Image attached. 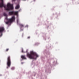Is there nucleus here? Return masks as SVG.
<instances>
[{"mask_svg":"<svg viewBox=\"0 0 79 79\" xmlns=\"http://www.w3.org/2000/svg\"><path fill=\"white\" fill-rule=\"evenodd\" d=\"M15 8L16 10H17V9H19V4L17 5L15 7Z\"/></svg>","mask_w":79,"mask_h":79,"instance_id":"6e6552de","label":"nucleus"},{"mask_svg":"<svg viewBox=\"0 0 79 79\" xmlns=\"http://www.w3.org/2000/svg\"><path fill=\"white\" fill-rule=\"evenodd\" d=\"M26 27H28V26L27 25H26V26H25Z\"/></svg>","mask_w":79,"mask_h":79,"instance_id":"dca6fc26","label":"nucleus"},{"mask_svg":"<svg viewBox=\"0 0 79 79\" xmlns=\"http://www.w3.org/2000/svg\"><path fill=\"white\" fill-rule=\"evenodd\" d=\"M5 30V29L3 27H2L0 28V33H1L2 34L3 31Z\"/></svg>","mask_w":79,"mask_h":79,"instance_id":"423d86ee","label":"nucleus"},{"mask_svg":"<svg viewBox=\"0 0 79 79\" xmlns=\"http://www.w3.org/2000/svg\"><path fill=\"white\" fill-rule=\"evenodd\" d=\"M19 25L20 26L21 28L24 27V25L22 24H19Z\"/></svg>","mask_w":79,"mask_h":79,"instance_id":"1a4fd4ad","label":"nucleus"},{"mask_svg":"<svg viewBox=\"0 0 79 79\" xmlns=\"http://www.w3.org/2000/svg\"><path fill=\"white\" fill-rule=\"evenodd\" d=\"M18 12V11H11L9 12V15H16L17 16Z\"/></svg>","mask_w":79,"mask_h":79,"instance_id":"39448f33","label":"nucleus"},{"mask_svg":"<svg viewBox=\"0 0 79 79\" xmlns=\"http://www.w3.org/2000/svg\"><path fill=\"white\" fill-rule=\"evenodd\" d=\"M12 1H13V2H15V0H12Z\"/></svg>","mask_w":79,"mask_h":79,"instance_id":"a211bd4d","label":"nucleus"},{"mask_svg":"<svg viewBox=\"0 0 79 79\" xmlns=\"http://www.w3.org/2000/svg\"><path fill=\"white\" fill-rule=\"evenodd\" d=\"M8 50H9V49H6V52H8Z\"/></svg>","mask_w":79,"mask_h":79,"instance_id":"ddd939ff","label":"nucleus"},{"mask_svg":"<svg viewBox=\"0 0 79 79\" xmlns=\"http://www.w3.org/2000/svg\"><path fill=\"white\" fill-rule=\"evenodd\" d=\"M8 21L6 22V24H8L9 23H11L12 22L15 21V17L14 15L11 18L8 19Z\"/></svg>","mask_w":79,"mask_h":79,"instance_id":"20e7f679","label":"nucleus"},{"mask_svg":"<svg viewBox=\"0 0 79 79\" xmlns=\"http://www.w3.org/2000/svg\"><path fill=\"white\" fill-rule=\"evenodd\" d=\"M6 19H7V18L6 17Z\"/></svg>","mask_w":79,"mask_h":79,"instance_id":"6ab92c4d","label":"nucleus"},{"mask_svg":"<svg viewBox=\"0 0 79 79\" xmlns=\"http://www.w3.org/2000/svg\"><path fill=\"white\" fill-rule=\"evenodd\" d=\"M21 58L22 59H23L24 60H26L27 58H26V56H25L24 55H22L21 56Z\"/></svg>","mask_w":79,"mask_h":79,"instance_id":"0eeeda50","label":"nucleus"},{"mask_svg":"<svg viewBox=\"0 0 79 79\" xmlns=\"http://www.w3.org/2000/svg\"><path fill=\"white\" fill-rule=\"evenodd\" d=\"M17 24H18V22H19L18 19L17 20Z\"/></svg>","mask_w":79,"mask_h":79,"instance_id":"4468645a","label":"nucleus"},{"mask_svg":"<svg viewBox=\"0 0 79 79\" xmlns=\"http://www.w3.org/2000/svg\"><path fill=\"white\" fill-rule=\"evenodd\" d=\"M30 38V36H29L27 37V39H29Z\"/></svg>","mask_w":79,"mask_h":79,"instance_id":"2eb2a0df","label":"nucleus"},{"mask_svg":"<svg viewBox=\"0 0 79 79\" xmlns=\"http://www.w3.org/2000/svg\"><path fill=\"white\" fill-rule=\"evenodd\" d=\"M1 36H2V34H1Z\"/></svg>","mask_w":79,"mask_h":79,"instance_id":"aec40b11","label":"nucleus"},{"mask_svg":"<svg viewBox=\"0 0 79 79\" xmlns=\"http://www.w3.org/2000/svg\"><path fill=\"white\" fill-rule=\"evenodd\" d=\"M1 3H0V7L1 8H2V7H4L5 10H7V11H9V10H13V5L8 3L7 4V6H6L3 4V0H1Z\"/></svg>","mask_w":79,"mask_h":79,"instance_id":"f257e3e1","label":"nucleus"},{"mask_svg":"<svg viewBox=\"0 0 79 79\" xmlns=\"http://www.w3.org/2000/svg\"><path fill=\"white\" fill-rule=\"evenodd\" d=\"M27 56L30 59H34L35 60H36L37 57H39V55H38L36 53L33 51H31L30 53H27Z\"/></svg>","mask_w":79,"mask_h":79,"instance_id":"f03ea898","label":"nucleus"},{"mask_svg":"<svg viewBox=\"0 0 79 79\" xmlns=\"http://www.w3.org/2000/svg\"><path fill=\"white\" fill-rule=\"evenodd\" d=\"M3 15L5 16H6V17H7V16H8V15H7L6 13H4L3 14Z\"/></svg>","mask_w":79,"mask_h":79,"instance_id":"9d476101","label":"nucleus"},{"mask_svg":"<svg viewBox=\"0 0 79 79\" xmlns=\"http://www.w3.org/2000/svg\"><path fill=\"white\" fill-rule=\"evenodd\" d=\"M23 48L22 49V53H25V52H24V51H23Z\"/></svg>","mask_w":79,"mask_h":79,"instance_id":"9b49d317","label":"nucleus"},{"mask_svg":"<svg viewBox=\"0 0 79 79\" xmlns=\"http://www.w3.org/2000/svg\"><path fill=\"white\" fill-rule=\"evenodd\" d=\"M11 69H12V70H14V69H15V68L14 67H12L11 68Z\"/></svg>","mask_w":79,"mask_h":79,"instance_id":"f8f14e48","label":"nucleus"},{"mask_svg":"<svg viewBox=\"0 0 79 79\" xmlns=\"http://www.w3.org/2000/svg\"><path fill=\"white\" fill-rule=\"evenodd\" d=\"M11 58L10 56H8L7 58V68L8 69V68L10 67L11 66Z\"/></svg>","mask_w":79,"mask_h":79,"instance_id":"7ed1b4c3","label":"nucleus"},{"mask_svg":"<svg viewBox=\"0 0 79 79\" xmlns=\"http://www.w3.org/2000/svg\"><path fill=\"white\" fill-rule=\"evenodd\" d=\"M27 52H28V51H27V50L26 51V53H27Z\"/></svg>","mask_w":79,"mask_h":79,"instance_id":"f3484780","label":"nucleus"}]
</instances>
